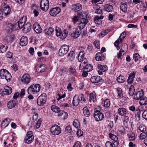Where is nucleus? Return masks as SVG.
Instances as JSON below:
<instances>
[{
	"label": "nucleus",
	"mask_w": 147,
	"mask_h": 147,
	"mask_svg": "<svg viewBox=\"0 0 147 147\" xmlns=\"http://www.w3.org/2000/svg\"><path fill=\"white\" fill-rule=\"evenodd\" d=\"M49 5L48 0H41L40 7L42 10L45 11H47L49 9Z\"/></svg>",
	"instance_id": "obj_9"
},
{
	"label": "nucleus",
	"mask_w": 147,
	"mask_h": 147,
	"mask_svg": "<svg viewBox=\"0 0 147 147\" xmlns=\"http://www.w3.org/2000/svg\"><path fill=\"white\" fill-rule=\"evenodd\" d=\"M110 102L109 100L106 99L104 102V106L107 107H108L110 106Z\"/></svg>",
	"instance_id": "obj_52"
},
{
	"label": "nucleus",
	"mask_w": 147,
	"mask_h": 147,
	"mask_svg": "<svg viewBox=\"0 0 147 147\" xmlns=\"http://www.w3.org/2000/svg\"><path fill=\"white\" fill-rule=\"evenodd\" d=\"M67 70L66 69L64 68L61 69L59 71V73L61 76H63L66 74Z\"/></svg>",
	"instance_id": "obj_56"
},
{
	"label": "nucleus",
	"mask_w": 147,
	"mask_h": 147,
	"mask_svg": "<svg viewBox=\"0 0 147 147\" xmlns=\"http://www.w3.org/2000/svg\"><path fill=\"white\" fill-rule=\"evenodd\" d=\"M60 11V9L59 7L53 8L50 10L49 13L50 15L55 16Z\"/></svg>",
	"instance_id": "obj_14"
},
{
	"label": "nucleus",
	"mask_w": 147,
	"mask_h": 147,
	"mask_svg": "<svg viewBox=\"0 0 147 147\" xmlns=\"http://www.w3.org/2000/svg\"><path fill=\"white\" fill-rule=\"evenodd\" d=\"M80 97L77 95H75L73 98V104L74 106H77L80 101Z\"/></svg>",
	"instance_id": "obj_23"
},
{
	"label": "nucleus",
	"mask_w": 147,
	"mask_h": 147,
	"mask_svg": "<svg viewBox=\"0 0 147 147\" xmlns=\"http://www.w3.org/2000/svg\"><path fill=\"white\" fill-rule=\"evenodd\" d=\"M16 105V102L15 100H12L9 101L7 104L8 108L9 109H12Z\"/></svg>",
	"instance_id": "obj_32"
},
{
	"label": "nucleus",
	"mask_w": 147,
	"mask_h": 147,
	"mask_svg": "<svg viewBox=\"0 0 147 147\" xmlns=\"http://www.w3.org/2000/svg\"><path fill=\"white\" fill-rule=\"evenodd\" d=\"M65 131L67 132L71 133L72 132V131L70 126H66L65 129Z\"/></svg>",
	"instance_id": "obj_58"
},
{
	"label": "nucleus",
	"mask_w": 147,
	"mask_h": 147,
	"mask_svg": "<svg viewBox=\"0 0 147 147\" xmlns=\"http://www.w3.org/2000/svg\"><path fill=\"white\" fill-rule=\"evenodd\" d=\"M94 117L96 121H101L103 120L104 115L100 111L96 110L94 114Z\"/></svg>",
	"instance_id": "obj_10"
},
{
	"label": "nucleus",
	"mask_w": 147,
	"mask_h": 147,
	"mask_svg": "<svg viewBox=\"0 0 147 147\" xmlns=\"http://www.w3.org/2000/svg\"><path fill=\"white\" fill-rule=\"evenodd\" d=\"M94 45L96 48L98 49H100V43L99 41L98 40H95L94 42Z\"/></svg>",
	"instance_id": "obj_57"
},
{
	"label": "nucleus",
	"mask_w": 147,
	"mask_h": 147,
	"mask_svg": "<svg viewBox=\"0 0 147 147\" xmlns=\"http://www.w3.org/2000/svg\"><path fill=\"white\" fill-rule=\"evenodd\" d=\"M124 51L123 50L121 49L119 53L117 54V57L118 58H120L121 56L122 55V53L124 52Z\"/></svg>",
	"instance_id": "obj_61"
},
{
	"label": "nucleus",
	"mask_w": 147,
	"mask_h": 147,
	"mask_svg": "<svg viewBox=\"0 0 147 147\" xmlns=\"http://www.w3.org/2000/svg\"><path fill=\"white\" fill-rule=\"evenodd\" d=\"M135 116L136 117H138L139 119L140 116V111L138 109H137L136 111Z\"/></svg>",
	"instance_id": "obj_54"
},
{
	"label": "nucleus",
	"mask_w": 147,
	"mask_h": 147,
	"mask_svg": "<svg viewBox=\"0 0 147 147\" xmlns=\"http://www.w3.org/2000/svg\"><path fill=\"white\" fill-rule=\"evenodd\" d=\"M30 75L28 74H26L22 76L21 81L24 84H27L30 82Z\"/></svg>",
	"instance_id": "obj_13"
},
{
	"label": "nucleus",
	"mask_w": 147,
	"mask_h": 147,
	"mask_svg": "<svg viewBox=\"0 0 147 147\" xmlns=\"http://www.w3.org/2000/svg\"><path fill=\"white\" fill-rule=\"evenodd\" d=\"M103 16H96L94 19L95 23L98 24H100L102 22V20L103 18Z\"/></svg>",
	"instance_id": "obj_27"
},
{
	"label": "nucleus",
	"mask_w": 147,
	"mask_h": 147,
	"mask_svg": "<svg viewBox=\"0 0 147 147\" xmlns=\"http://www.w3.org/2000/svg\"><path fill=\"white\" fill-rule=\"evenodd\" d=\"M143 91L141 90L135 93L134 96V99L137 100L140 99L144 95Z\"/></svg>",
	"instance_id": "obj_17"
},
{
	"label": "nucleus",
	"mask_w": 147,
	"mask_h": 147,
	"mask_svg": "<svg viewBox=\"0 0 147 147\" xmlns=\"http://www.w3.org/2000/svg\"><path fill=\"white\" fill-rule=\"evenodd\" d=\"M90 80L92 82L94 83L102 82L101 78L98 76H93L90 78Z\"/></svg>",
	"instance_id": "obj_15"
},
{
	"label": "nucleus",
	"mask_w": 147,
	"mask_h": 147,
	"mask_svg": "<svg viewBox=\"0 0 147 147\" xmlns=\"http://www.w3.org/2000/svg\"><path fill=\"white\" fill-rule=\"evenodd\" d=\"M96 94L95 92L90 93L89 96V102L90 103L94 102L96 100Z\"/></svg>",
	"instance_id": "obj_29"
},
{
	"label": "nucleus",
	"mask_w": 147,
	"mask_h": 147,
	"mask_svg": "<svg viewBox=\"0 0 147 147\" xmlns=\"http://www.w3.org/2000/svg\"><path fill=\"white\" fill-rule=\"evenodd\" d=\"M2 9L3 13L6 16L8 15L11 12V8L6 3L2 4Z\"/></svg>",
	"instance_id": "obj_11"
},
{
	"label": "nucleus",
	"mask_w": 147,
	"mask_h": 147,
	"mask_svg": "<svg viewBox=\"0 0 147 147\" xmlns=\"http://www.w3.org/2000/svg\"><path fill=\"white\" fill-rule=\"evenodd\" d=\"M54 31V29L53 28H49L48 29L45 30V32L48 35H51Z\"/></svg>",
	"instance_id": "obj_39"
},
{
	"label": "nucleus",
	"mask_w": 147,
	"mask_h": 147,
	"mask_svg": "<svg viewBox=\"0 0 147 147\" xmlns=\"http://www.w3.org/2000/svg\"><path fill=\"white\" fill-rule=\"evenodd\" d=\"M78 16L81 19L85 18L86 19H87V16L88 15L86 13V12L82 11H80L78 13Z\"/></svg>",
	"instance_id": "obj_26"
},
{
	"label": "nucleus",
	"mask_w": 147,
	"mask_h": 147,
	"mask_svg": "<svg viewBox=\"0 0 147 147\" xmlns=\"http://www.w3.org/2000/svg\"><path fill=\"white\" fill-rule=\"evenodd\" d=\"M109 30L107 29L105 30L102 31L99 34V36L101 37H102L107 34L109 32Z\"/></svg>",
	"instance_id": "obj_48"
},
{
	"label": "nucleus",
	"mask_w": 147,
	"mask_h": 147,
	"mask_svg": "<svg viewBox=\"0 0 147 147\" xmlns=\"http://www.w3.org/2000/svg\"><path fill=\"white\" fill-rule=\"evenodd\" d=\"M79 17L78 16H75L74 17L72 18L73 22L75 24L79 20Z\"/></svg>",
	"instance_id": "obj_60"
},
{
	"label": "nucleus",
	"mask_w": 147,
	"mask_h": 147,
	"mask_svg": "<svg viewBox=\"0 0 147 147\" xmlns=\"http://www.w3.org/2000/svg\"><path fill=\"white\" fill-rule=\"evenodd\" d=\"M88 22V20L84 19H81L80 22L78 23V27L80 29H83Z\"/></svg>",
	"instance_id": "obj_12"
},
{
	"label": "nucleus",
	"mask_w": 147,
	"mask_h": 147,
	"mask_svg": "<svg viewBox=\"0 0 147 147\" xmlns=\"http://www.w3.org/2000/svg\"><path fill=\"white\" fill-rule=\"evenodd\" d=\"M3 92L4 94L8 95L11 93L12 89L9 86H7L4 88Z\"/></svg>",
	"instance_id": "obj_31"
},
{
	"label": "nucleus",
	"mask_w": 147,
	"mask_h": 147,
	"mask_svg": "<svg viewBox=\"0 0 147 147\" xmlns=\"http://www.w3.org/2000/svg\"><path fill=\"white\" fill-rule=\"evenodd\" d=\"M40 88V86L39 84H34L28 88L27 91L29 94H35L39 91Z\"/></svg>",
	"instance_id": "obj_2"
},
{
	"label": "nucleus",
	"mask_w": 147,
	"mask_h": 147,
	"mask_svg": "<svg viewBox=\"0 0 147 147\" xmlns=\"http://www.w3.org/2000/svg\"><path fill=\"white\" fill-rule=\"evenodd\" d=\"M28 38L26 36H23L20 39V44L21 46H26L28 43Z\"/></svg>",
	"instance_id": "obj_22"
},
{
	"label": "nucleus",
	"mask_w": 147,
	"mask_h": 147,
	"mask_svg": "<svg viewBox=\"0 0 147 147\" xmlns=\"http://www.w3.org/2000/svg\"><path fill=\"white\" fill-rule=\"evenodd\" d=\"M109 138H111L112 140L115 142H116L118 140V138L116 136L111 133H109Z\"/></svg>",
	"instance_id": "obj_44"
},
{
	"label": "nucleus",
	"mask_w": 147,
	"mask_h": 147,
	"mask_svg": "<svg viewBox=\"0 0 147 147\" xmlns=\"http://www.w3.org/2000/svg\"><path fill=\"white\" fill-rule=\"evenodd\" d=\"M139 103L141 105H147V98L146 97H143L140 100Z\"/></svg>",
	"instance_id": "obj_38"
},
{
	"label": "nucleus",
	"mask_w": 147,
	"mask_h": 147,
	"mask_svg": "<svg viewBox=\"0 0 147 147\" xmlns=\"http://www.w3.org/2000/svg\"><path fill=\"white\" fill-rule=\"evenodd\" d=\"M36 67V71L40 73L44 71L47 68L46 66L42 64L38 65Z\"/></svg>",
	"instance_id": "obj_16"
},
{
	"label": "nucleus",
	"mask_w": 147,
	"mask_h": 147,
	"mask_svg": "<svg viewBox=\"0 0 147 147\" xmlns=\"http://www.w3.org/2000/svg\"><path fill=\"white\" fill-rule=\"evenodd\" d=\"M27 20L25 16H23L19 21L15 24V27L16 29L22 28L23 26V30L25 32L30 31L31 29V25L30 23H27L25 24Z\"/></svg>",
	"instance_id": "obj_1"
},
{
	"label": "nucleus",
	"mask_w": 147,
	"mask_h": 147,
	"mask_svg": "<svg viewBox=\"0 0 147 147\" xmlns=\"http://www.w3.org/2000/svg\"><path fill=\"white\" fill-rule=\"evenodd\" d=\"M143 117L146 120H147V110H145L142 114Z\"/></svg>",
	"instance_id": "obj_59"
},
{
	"label": "nucleus",
	"mask_w": 147,
	"mask_h": 147,
	"mask_svg": "<svg viewBox=\"0 0 147 147\" xmlns=\"http://www.w3.org/2000/svg\"><path fill=\"white\" fill-rule=\"evenodd\" d=\"M33 28L35 31L37 33H40L42 32V28L37 23H35L34 24Z\"/></svg>",
	"instance_id": "obj_20"
},
{
	"label": "nucleus",
	"mask_w": 147,
	"mask_h": 147,
	"mask_svg": "<svg viewBox=\"0 0 147 147\" xmlns=\"http://www.w3.org/2000/svg\"><path fill=\"white\" fill-rule=\"evenodd\" d=\"M46 94H43L39 96L37 99V103L39 106H43L45 103L46 100Z\"/></svg>",
	"instance_id": "obj_6"
},
{
	"label": "nucleus",
	"mask_w": 147,
	"mask_h": 147,
	"mask_svg": "<svg viewBox=\"0 0 147 147\" xmlns=\"http://www.w3.org/2000/svg\"><path fill=\"white\" fill-rule=\"evenodd\" d=\"M69 47L67 45H64L61 46L59 52L60 56H62L65 55L69 50Z\"/></svg>",
	"instance_id": "obj_7"
},
{
	"label": "nucleus",
	"mask_w": 147,
	"mask_h": 147,
	"mask_svg": "<svg viewBox=\"0 0 147 147\" xmlns=\"http://www.w3.org/2000/svg\"><path fill=\"white\" fill-rule=\"evenodd\" d=\"M82 29H80L78 27L76 29L75 32H74L71 34V36L75 38H78L81 34Z\"/></svg>",
	"instance_id": "obj_19"
},
{
	"label": "nucleus",
	"mask_w": 147,
	"mask_h": 147,
	"mask_svg": "<svg viewBox=\"0 0 147 147\" xmlns=\"http://www.w3.org/2000/svg\"><path fill=\"white\" fill-rule=\"evenodd\" d=\"M0 76L3 79H5L8 82L11 80V76L9 71L6 69H2L0 71Z\"/></svg>",
	"instance_id": "obj_3"
},
{
	"label": "nucleus",
	"mask_w": 147,
	"mask_h": 147,
	"mask_svg": "<svg viewBox=\"0 0 147 147\" xmlns=\"http://www.w3.org/2000/svg\"><path fill=\"white\" fill-rule=\"evenodd\" d=\"M84 51H81L80 52L78 57V61L79 62L82 61L80 66V68H82V64H85V65L87 64L85 62V61H84V59H85V58H84Z\"/></svg>",
	"instance_id": "obj_8"
},
{
	"label": "nucleus",
	"mask_w": 147,
	"mask_h": 147,
	"mask_svg": "<svg viewBox=\"0 0 147 147\" xmlns=\"http://www.w3.org/2000/svg\"><path fill=\"white\" fill-rule=\"evenodd\" d=\"M120 9L123 12L125 13L127 11V5L124 3H121L120 6Z\"/></svg>",
	"instance_id": "obj_33"
},
{
	"label": "nucleus",
	"mask_w": 147,
	"mask_h": 147,
	"mask_svg": "<svg viewBox=\"0 0 147 147\" xmlns=\"http://www.w3.org/2000/svg\"><path fill=\"white\" fill-rule=\"evenodd\" d=\"M98 67L99 69L101 70L103 72L106 71L108 69L107 66L106 65H98Z\"/></svg>",
	"instance_id": "obj_41"
},
{
	"label": "nucleus",
	"mask_w": 147,
	"mask_h": 147,
	"mask_svg": "<svg viewBox=\"0 0 147 147\" xmlns=\"http://www.w3.org/2000/svg\"><path fill=\"white\" fill-rule=\"evenodd\" d=\"M117 80L118 82L120 83H123L125 81L124 77L121 75L119 76L117 78Z\"/></svg>",
	"instance_id": "obj_45"
},
{
	"label": "nucleus",
	"mask_w": 147,
	"mask_h": 147,
	"mask_svg": "<svg viewBox=\"0 0 147 147\" xmlns=\"http://www.w3.org/2000/svg\"><path fill=\"white\" fill-rule=\"evenodd\" d=\"M113 9L112 6L109 4H105L104 6V9L108 12H110L112 11Z\"/></svg>",
	"instance_id": "obj_36"
},
{
	"label": "nucleus",
	"mask_w": 147,
	"mask_h": 147,
	"mask_svg": "<svg viewBox=\"0 0 147 147\" xmlns=\"http://www.w3.org/2000/svg\"><path fill=\"white\" fill-rule=\"evenodd\" d=\"M10 121V119L7 118L4 120L1 124V126L2 127L4 128L8 126Z\"/></svg>",
	"instance_id": "obj_28"
},
{
	"label": "nucleus",
	"mask_w": 147,
	"mask_h": 147,
	"mask_svg": "<svg viewBox=\"0 0 147 147\" xmlns=\"http://www.w3.org/2000/svg\"><path fill=\"white\" fill-rule=\"evenodd\" d=\"M7 46L5 47L4 45H2L0 46V53H3L5 52L7 48Z\"/></svg>",
	"instance_id": "obj_46"
},
{
	"label": "nucleus",
	"mask_w": 147,
	"mask_h": 147,
	"mask_svg": "<svg viewBox=\"0 0 147 147\" xmlns=\"http://www.w3.org/2000/svg\"><path fill=\"white\" fill-rule=\"evenodd\" d=\"M82 6L80 3H77L73 5V9L75 11L77 12L80 10L82 8Z\"/></svg>",
	"instance_id": "obj_24"
},
{
	"label": "nucleus",
	"mask_w": 147,
	"mask_h": 147,
	"mask_svg": "<svg viewBox=\"0 0 147 147\" xmlns=\"http://www.w3.org/2000/svg\"><path fill=\"white\" fill-rule=\"evenodd\" d=\"M51 109L55 113H58L60 111V109L58 107L55 105H53L51 107Z\"/></svg>",
	"instance_id": "obj_42"
},
{
	"label": "nucleus",
	"mask_w": 147,
	"mask_h": 147,
	"mask_svg": "<svg viewBox=\"0 0 147 147\" xmlns=\"http://www.w3.org/2000/svg\"><path fill=\"white\" fill-rule=\"evenodd\" d=\"M73 125L76 128H78L80 126V123L78 120H75L73 122Z\"/></svg>",
	"instance_id": "obj_51"
},
{
	"label": "nucleus",
	"mask_w": 147,
	"mask_h": 147,
	"mask_svg": "<svg viewBox=\"0 0 147 147\" xmlns=\"http://www.w3.org/2000/svg\"><path fill=\"white\" fill-rule=\"evenodd\" d=\"M117 98L121 99L123 97V94L122 93V89L121 88H118L117 90Z\"/></svg>",
	"instance_id": "obj_40"
},
{
	"label": "nucleus",
	"mask_w": 147,
	"mask_h": 147,
	"mask_svg": "<svg viewBox=\"0 0 147 147\" xmlns=\"http://www.w3.org/2000/svg\"><path fill=\"white\" fill-rule=\"evenodd\" d=\"M147 137V134L146 132H143L140 135V138L141 140L144 139Z\"/></svg>",
	"instance_id": "obj_53"
},
{
	"label": "nucleus",
	"mask_w": 147,
	"mask_h": 147,
	"mask_svg": "<svg viewBox=\"0 0 147 147\" xmlns=\"http://www.w3.org/2000/svg\"><path fill=\"white\" fill-rule=\"evenodd\" d=\"M82 67L83 69L86 70L87 71H90L92 70V66L89 64H87L86 65L85 64H82Z\"/></svg>",
	"instance_id": "obj_25"
},
{
	"label": "nucleus",
	"mask_w": 147,
	"mask_h": 147,
	"mask_svg": "<svg viewBox=\"0 0 147 147\" xmlns=\"http://www.w3.org/2000/svg\"><path fill=\"white\" fill-rule=\"evenodd\" d=\"M136 73L133 72L131 73L129 75L127 82L128 84H131L133 82V80L135 77V76Z\"/></svg>",
	"instance_id": "obj_18"
},
{
	"label": "nucleus",
	"mask_w": 147,
	"mask_h": 147,
	"mask_svg": "<svg viewBox=\"0 0 147 147\" xmlns=\"http://www.w3.org/2000/svg\"><path fill=\"white\" fill-rule=\"evenodd\" d=\"M105 58V57L104 55L100 52L97 53L95 55V59L97 61H103Z\"/></svg>",
	"instance_id": "obj_21"
},
{
	"label": "nucleus",
	"mask_w": 147,
	"mask_h": 147,
	"mask_svg": "<svg viewBox=\"0 0 147 147\" xmlns=\"http://www.w3.org/2000/svg\"><path fill=\"white\" fill-rule=\"evenodd\" d=\"M138 129H139L141 132H144L146 131V127L144 125L141 124L138 127Z\"/></svg>",
	"instance_id": "obj_43"
},
{
	"label": "nucleus",
	"mask_w": 147,
	"mask_h": 147,
	"mask_svg": "<svg viewBox=\"0 0 147 147\" xmlns=\"http://www.w3.org/2000/svg\"><path fill=\"white\" fill-rule=\"evenodd\" d=\"M83 113L85 117H89L90 113L89 109L87 107H84L83 109Z\"/></svg>",
	"instance_id": "obj_37"
},
{
	"label": "nucleus",
	"mask_w": 147,
	"mask_h": 147,
	"mask_svg": "<svg viewBox=\"0 0 147 147\" xmlns=\"http://www.w3.org/2000/svg\"><path fill=\"white\" fill-rule=\"evenodd\" d=\"M127 135L129 141H133L135 140L136 138L135 135L132 132H129Z\"/></svg>",
	"instance_id": "obj_35"
},
{
	"label": "nucleus",
	"mask_w": 147,
	"mask_h": 147,
	"mask_svg": "<svg viewBox=\"0 0 147 147\" xmlns=\"http://www.w3.org/2000/svg\"><path fill=\"white\" fill-rule=\"evenodd\" d=\"M79 96L81 98L80 101H83L84 103H86L87 98L86 97L84 96V94H81Z\"/></svg>",
	"instance_id": "obj_50"
},
{
	"label": "nucleus",
	"mask_w": 147,
	"mask_h": 147,
	"mask_svg": "<svg viewBox=\"0 0 147 147\" xmlns=\"http://www.w3.org/2000/svg\"><path fill=\"white\" fill-rule=\"evenodd\" d=\"M126 33L125 32H122L121 35H120L119 37V38L120 40H122L126 36Z\"/></svg>",
	"instance_id": "obj_64"
},
{
	"label": "nucleus",
	"mask_w": 147,
	"mask_h": 147,
	"mask_svg": "<svg viewBox=\"0 0 147 147\" xmlns=\"http://www.w3.org/2000/svg\"><path fill=\"white\" fill-rule=\"evenodd\" d=\"M129 121V117L127 116H125L123 118V122L124 123H128Z\"/></svg>",
	"instance_id": "obj_62"
},
{
	"label": "nucleus",
	"mask_w": 147,
	"mask_h": 147,
	"mask_svg": "<svg viewBox=\"0 0 147 147\" xmlns=\"http://www.w3.org/2000/svg\"><path fill=\"white\" fill-rule=\"evenodd\" d=\"M55 31L56 32V35L57 36H59L61 35V34L62 32L60 29L59 28L57 27L55 29Z\"/></svg>",
	"instance_id": "obj_55"
},
{
	"label": "nucleus",
	"mask_w": 147,
	"mask_h": 147,
	"mask_svg": "<svg viewBox=\"0 0 147 147\" xmlns=\"http://www.w3.org/2000/svg\"><path fill=\"white\" fill-rule=\"evenodd\" d=\"M106 147H113V144L111 142L109 141L105 143Z\"/></svg>",
	"instance_id": "obj_63"
},
{
	"label": "nucleus",
	"mask_w": 147,
	"mask_h": 147,
	"mask_svg": "<svg viewBox=\"0 0 147 147\" xmlns=\"http://www.w3.org/2000/svg\"><path fill=\"white\" fill-rule=\"evenodd\" d=\"M34 136H33L32 132L30 131L28 132L25 138L24 141L28 144L32 143L34 140Z\"/></svg>",
	"instance_id": "obj_5"
},
{
	"label": "nucleus",
	"mask_w": 147,
	"mask_h": 147,
	"mask_svg": "<svg viewBox=\"0 0 147 147\" xmlns=\"http://www.w3.org/2000/svg\"><path fill=\"white\" fill-rule=\"evenodd\" d=\"M15 25H13L12 24L8 23L7 24V26L6 28V30L7 31L9 32H11L13 30L15 27Z\"/></svg>",
	"instance_id": "obj_34"
},
{
	"label": "nucleus",
	"mask_w": 147,
	"mask_h": 147,
	"mask_svg": "<svg viewBox=\"0 0 147 147\" xmlns=\"http://www.w3.org/2000/svg\"><path fill=\"white\" fill-rule=\"evenodd\" d=\"M118 113L121 116H124L127 114L126 109L124 108H119L118 110Z\"/></svg>",
	"instance_id": "obj_30"
},
{
	"label": "nucleus",
	"mask_w": 147,
	"mask_h": 147,
	"mask_svg": "<svg viewBox=\"0 0 147 147\" xmlns=\"http://www.w3.org/2000/svg\"><path fill=\"white\" fill-rule=\"evenodd\" d=\"M135 89L133 86H131L129 89V94L131 96L133 95Z\"/></svg>",
	"instance_id": "obj_49"
},
{
	"label": "nucleus",
	"mask_w": 147,
	"mask_h": 147,
	"mask_svg": "<svg viewBox=\"0 0 147 147\" xmlns=\"http://www.w3.org/2000/svg\"><path fill=\"white\" fill-rule=\"evenodd\" d=\"M133 58L135 61H137L140 58L139 55L137 53L134 54L133 55Z\"/></svg>",
	"instance_id": "obj_47"
},
{
	"label": "nucleus",
	"mask_w": 147,
	"mask_h": 147,
	"mask_svg": "<svg viewBox=\"0 0 147 147\" xmlns=\"http://www.w3.org/2000/svg\"><path fill=\"white\" fill-rule=\"evenodd\" d=\"M50 131L53 135L56 136L59 135L61 133V130L60 126L55 124L51 127Z\"/></svg>",
	"instance_id": "obj_4"
}]
</instances>
